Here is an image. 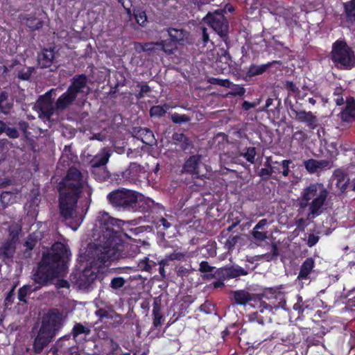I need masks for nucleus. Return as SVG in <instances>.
<instances>
[{"mask_svg":"<svg viewBox=\"0 0 355 355\" xmlns=\"http://www.w3.org/2000/svg\"><path fill=\"white\" fill-rule=\"evenodd\" d=\"M207 82L211 85H219L226 88H230L232 85V82L229 79H220L215 77H209L207 79Z\"/></svg>","mask_w":355,"mask_h":355,"instance_id":"45","label":"nucleus"},{"mask_svg":"<svg viewBox=\"0 0 355 355\" xmlns=\"http://www.w3.org/2000/svg\"><path fill=\"white\" fill-rule=\"evenodd\" d=\"M38 112L41 116L47 120H50L53 115L55 108V104L53 105L51 94L50 92H46L44 95L40 96L37 101Z\"/></svg>","mask_w":355,"mask_h":355,"instance_id":"12","label":"nucleus"},{"mask_svg":"<svg viewBox=\"0 0 355 355\" xmlns=\"http://www.w3.org/2000/svg\"><path fill=\"white\" fill-rule=\"evenodd\" d=\"M276 63H279V62L273 60L259 65L251 64L245 73L244 80L248 81L254 76L263 74Z\"/></svg>","mask_w":355,"mask_h":355,"instance_id":"17","label":"nucleus"},{"mask_svg":"<svg viewBox=\"0 0 355 355\" xmlns=\"http://www.w3.org/2000/svg\"><path fill=\"white\" fill-rule=\"evenodd\" d=\"M87 83L88 78L85 74H78L71 78L67 89L77 97L78 94L84 92V89L88 88Z\"/></svg>","mask_w":355,"mask_h":355,"instance_id":"16","label":"nucleus"},{"mask_svg":"<svg viewBox=\"0 0 355 355\" xmlns=\"http://www.w3.org/2000/svg\"><path fill=\"white\" fill-rule=\"evenodd\" d=\"M123 221L110 216L106 212H99L95 223L96 238L89 244V256L91 264L98 270L108 266L117 259L123 247L121 229Z\"/></svg>","mask_w":355,"mask_h":355,"instance_id":"1","label":"nucleus"},{"mask_svg":"<svg viewBox=\"0 0 355 355\" xmlns=\"http://www.w3.org/2000/svg\"><path fill=\"white\" fill-rule=\"evenodd\" d=\"M173 139L180 144V146L183 150H187L193 147V143L190 138L183 133H174L173 135Z\"/></svg>","mask_w":355,"mask_h":355,"instance_id":"31","label":"nucleus"},{"mask_svg":"<svg viewBox=\"0 0 355 355\" xmlns=\"http://www.w3.org/2000/svg\"><path fill=\"white\" fill-rule=\"evenodd\" d=\"M331 60L341 70H350L355 67V54L345 40H337L332 44Z\"/></svg>","mask_w":355,"mask_h":355,"instance_id":"6","label":"nucleus"},{"mask_svg":"<svg viewBox=\"0 0 355 355\" xmlns=\"http://www.w3.org/2000/svg\"><path fill=\"white\" fill-rule=\"evenodd\" d=\"M281 105L282 101L280 98L277 97L268 98L262 110L266 112L269 116L273 119H279L280 116Z\"/></svg>","mask_w":355,"mask_h":355,"instance_id":"19","label":"nucleus"},{"mask_svg":"<svg viewBox=\"0 0 355 355\" xmlns=\"http://www.w3.org/2000/svg\"><path fill=\"white\" fill-rule=\"evenodd\" d=\"M137 87L140 88V91L137 94H135V97L137 100L143 98L146 94L152 92L150 87L146 83L138 82L137 83Z\"/></svg>","mask_w":355,"mask_h":355,"instance_id":"42","label":"nucleus"},{"mask_svg":"<svg viewBox=\"0 0 355 355\" xmlns=\"http://www.w3.org/2000/svg\"><path fill=\"white\" fill-rule=\"evenodd\" d=\"M292 139L299 144H302L307 139V136L304 131L297 130L293 134Z\"/></svg>","mask_w":355,"mask_h":355,"instance_id":"60","label":"nucleus"},{"mask_svg":"<svg viewBox=\"0 0 355 355\" xmlns=\"http://www.w3.org/2000/svg\"><path fill=\"white\" fill-rule=\"evenodd\" d=\"M230 88L232 91L229 94L232 96H242L245 93V89L240 85H236L232 83Z\"/></svg>","mask_w":355,"mask_h":355,"instance_id":"55","label":"nucleus"},{"mask_svg":"<svg viewBox=\"0 0 355 355\" xmlns=\"http://www.w3.org/2000/svg\"><path fill=\"white\" fill-rule=\"evenodd\" d=\"M157 263L153 261H150L148 257H144L138 263V267L144 271L153 273L155 271Z\"/></svg>","mask_w":355,"mask_h":355,"instance_id":"39","label":"nucleus"},{"mask_svg":"<svg viewBox=\"0 0 355 355\" xmlns=\"http://www.w3.org/2000/svg\"><path fill=\"white\" fill-rule=\"evenodd\" d=\"M248 272L239 266H225L217 269L214 274L205 275L207 279L215 277L223 278V279H230L236 278L240 276H244Z\"/></svg>","mask_w":355,"mask_h":355,"instance_id":"10","label":"nucleus"},{"mask_svg":"<svg viewBox=\"0 0 355 355\" xmlns=\"http://www.w3.org/2000/svg\"><path fill=\"white\" fill-rule=\"evenodd\" d=\"M338 116L343 122L352 123L355 121V98L347 97L345 105L339 113Z\"/></svg>","mask_w":355,"mask_h":355,"instance_id":"14","label":"nucleus"},{"mask_svg":"<svg viewBox=\"0 0 355 355\" xmlns=\"http://www.w3.org/2000/svg\"><path fill=\"white\" fill-rule=\"evenodd\" d=\"M318 160L314 159H309L304 162V166L307 171L311 173H314L318 170Z\"/></svg>","mask_w":355,"mask_h":355,"instance_id":"57","label":"nucleus"},{"mask_svg":"<svg viewBox=\"0 0 355 355\" xmlns=\"http://www.w3.org/2000/svg\"><path fill=\"white\" fill-rule=\"evenodd\" d=\"M9 95L6 92H1L0 93V112L3 114H10L14 106L12 99H8Z\"/></svg>","mask_w":355,"mask_h":355,"instance_id":"26","label":"nucleus"},{"mask_svg":"<svg viewBox=\"0 0 355 355\" xmlns=\"http://www.w3.org/2000/svg\"><path fill=\"white\" fill-rule=\"evenodd\" d=\"M232 57L230 54L225 51L220 58L216 60L217 67H220V71L221 73H223L225 69L229 68L232 64Z\"/></svg>","mask_w":355,"mask_h":355,"instance_id":"33","label":"nucleus"},{"mask_svg":"<svg viewBox=\"0 0 355 355\" xmlns=\"http://www.w3.org/2000/svg\"><path fill=\"white\" fill-rule=\"evenodd\" d=\"M279 256V249L275 243L271 245L270 252L264 254L266 261H269L273 259H276Z\"/></svg>","mask_w":355,"mask_h":355,"instance_id":"56","label":"nucleus"},{"mask_svg":"<svg viewBox=\"0 0 355 355\" xmlns=\"http://www.w3.org/2000/svg\"><path fill=\"white\" fill-rule=\"evenodd\" d=\"M329 196V191L323 183L312 182L301 192L300 206H309L308 218H314L322 213Z\"/></svg>","mask_w":355,"mask_h":355,"instance_id":"5","label":"nucleus"},{"mask_svg":"<svg viewBox=\"0 0 355 355\" xmlns=\"http://www.w3.org/2000/svg\"><path fill=\"white\" fill-rule=\"evenodd\" d=\"M89 332L90 329L89 328L85 327L81 323H76L72 329L71 334L73 338H76L80 334H85L87 335Z\"/></svg>","mask_w":355,"mask_h":355,"instance_id":"43","label":"nucleus"},{"mask_svg":"<svg viewBox=\"0 0 355 355\" xmlns=\"http://www.w3.org/2000/svg\"><path fill=\"white\" fill-rule=\"evenodd\" d=\"M199 310L205 314H211L216 312V306L209 300H206L199 307Z\"/></svg>","mask_w":355,"mask_h":355,"instance_id":"51","label":"nucleus"},{"mask_svg":"<svg viewBox=\"0 0 355 355\" xmlns=\"http://www.w3.org/2000/svg\"><path fill=\"white\" fill-rule=\"evenodd\" d=\"M315 259L312 257L306 258L302 263L297 279L300 281L308 280L315 267Z\"/></svg>","mask_w":355,"mask_h":355,"instance_id":"22","label":"nucleus"},{"mask_svg":"<svg viewBox=\"0 0 355 355\" xmlns=\"http://www.w3.org/2000/svg\"><path fill=\"white\" fill-rule=\"evenodd\" d=\"M17 236H12V239H9L5 241L3 245L0 247V254L5 258H10L13 256L15 252V239Z\"/></svg>","mask_w":355,"mask_h":355,"instance_id":"28","label":"nucleus"},{"mask_svg":"<svg viewBox=\"0 0 355 355\" xmlns=\"http://www.w3.org/2000/svg\"><path fill=\"white\" fill-rule=\"evenodd\" d=\"M200 155H192L185 159L182 168V173L191 175L193 178H200V168L202 164Z\"/></svg>","mask_w":355,"mask_h":355,"instance_id":"13","label":"nucleus"},{"mask_svg":"<svg viewBox=\"0 0 355 355\" xmlns=\"http://www.w3.org/2000/svg\"><path fill=\"white\" fill-rule=\"evenodd\" d=\"M155 225L157 229L162 227L163 230H166L171 227V223L165 218L161 217L155 222Z\"/></svg>","mask_w":355,"mask_h":355,"instance_id":"61","label":"nucleus"},{"mask_svg":"<svg viewBox=\"0 0 355 355\" xmlns=\"http://www.w3.org/2000/svg\"><path fill=\"white\" fill-rule=\"evenodd\" d=\"M96 316H97L99 318V320L102 321L104 318H108V319H116L119 318V320L116 321V326L120 325L123 322V320L122 318V316L117 313H113L112 315H110L105 309L100 308L95 312Z\"/></svg>","mask_w":355,"mask_h":355,"instance_id":"30","label":"nucleus"},{"mask_svg":"<svg viewBox=\"0 0 355 355\" xmlns=\"http://www.w3.org/2000/svg\"><path fill=\"white\" fill-rule=\"evenodd\" d=\"M155 207V202L147 197H144L141 193L137 191L135 206L132 212L150 213L153 212Z\"/></svg>","mask_w":355,"mask_h":355,"instance_id":"15","label":"nucleus"},{"mask_svg":"<svg viewBox=\"0 0 355 355\" xmlns=\"http://www.w3.org/2000/svg\"><path fill=\"white\" fill-rule=\"evenodd\" d=\"M168 35L170 39L178 43L184 40L185 31L182 29H177L173 28H169L168 29Z\"/></svg>","mask_w":355,"mask_h":355,"instance_id":"40","label":"nucleus"},{"mask_svg":"<svg viewBox=\"0 0 355 355\" xmlns=\"http://www.w3.org/2000/svg\"><path fill=\"white\" fill-rule=\"evenodd\" d=\"M333 178L336 181V187L342 193H345L349 185V178L347 173L343 168H337L333 173Z\"/></svg>","mask_w":355,"mask_h":355,"instance_id":"20","label":"nucleus"},{"mask_svg":"<svg viewBox=\"0 0 355 355\" xmlns=\"http://www.w3.org/2000/svg\"><path fill=\"white\" fill-rule=\"evenodd\" d=\"M284 88L288 90L289 94L300 93L299 88L292 81L286 80L284 83Z\"/></svg>","mask_w":355,"mask_h":355,"instance_id":"64","label":"nucleus"},{"mask_svg":"<svg viewBox=\"0 0 355 355\" xmlns=\"http://www.w3.org/2000/svg\"><path fill=\"white\" fill-rule=\"evenodd\" d=\"M345 89L341 87H336L333 92L334 101L336 105L340 106L345 102L343 98Z\"/></svg>","mask_w":355,"mask_h":355,"instance_id":"41","label":"nucleus"},{"mask_svg":"<svg viewBox=\"0 0 355 355\" xmlns=\"http://www.w3.org/2000/svg\"><path fill=\"white\" fill-rule=\"evenodd\" d=\"M55 58V52L53 49H44L38 53L37 62L41 68L50 67Z\"/></svg>","mask_w":355,"mask_h":355,"instance_id":"21","label":"nucleus"},{"mask_svg":"<svg viewBox=\"0 0 355 355\" xmlns=\"http://www.w3.org/2000/svg\"><path fill=\"white\" fill-rule=\"evenodd\" d=\"M137 191L127 189H119L108 193L107 199L119 210L133 211L135 206Z\"/></svg>","mask_w":355,"mask_h":355,"instance_id":"8","label":"nucleus"},{"mask_svg":"<svg viewBox=\"0 0 355 355\" xmlns=\"http://www.w3.org/2000/svg\"><path fill=\"white\" fill-rule=\"evenodd\" d=\"M346 297H349L346 302V306L355 311V287L346 292Z\"/></svg>","mask_w":355,"mask_h":355,"instance_id":"54","label":"nucleus"},{"mask_svg":"<svg viewBox=\"0 0 355 355\" xmlns=\"http://www.w3.org/2000/svg\"><path fill=\"white\" fill-rule=\"evenodd\" d=\"M187 257L188 255L187 252H180L175 250L173 252L166 254L165 259H167L168 261L174 260L184 261L185 258Z\"/></svg>","mask_w":355,"mask_h":355,"instance_id":"47","label":"nucleus"},{"mask_svg":"<svg viewBox=\"0 0 355 355\" xmlns=\"http://www.w3.org/2000/svg\"><path fill=\"white\" fill-rule=\"evenodd\" d=\"M126 283V280L122 277H113L110 283V287L112 290H119L122 288Z\"/></svg>","mask_w":355,"mask_h":355,"instance_id":"49","label":"nucleus"},{"mask_svg":"<svg viewBox=\"0 0 355 355\" xmlns=\"http://www.w3.org/2000/svg\"><path fill=\"white\" fill-rule=\"evenodd\" d=\"M34 71V68L28 67L26 70L23 69L19 71L18 78L21 80H28Z\"/></svg>","mask_w":355,"mask_h":355,"instance_id":"59","label":"nucleus"},{"mask_svg":"<svg viewBox=\"0 0 355 355\" xmlns=\"http://www.w3.org/2000/svg\"><path fill=\"white\" fill-rule=\"evenodd\" d=\"M134 15L137 24L142 26L145 25V23L147 21V16L145 11L135 10Z\"/></svg>","mask_w":355,"mask_h":355,"instance_id":"53","label":"nucleus"},{"mask_svg":"<svg viewBox=\"0 0 355 355\" xmlns=\"http://www.w3.org/2000/svg\"><path fill=\"white\" fill-rule=\"evenodd\" d=\"M76 98L74 94L67 89L55 101V108L57 110H64L73 104Z\"/></svg>","mask_w":355,"mask_h":355,"instance_id":"23","label":"nucleus"},{"mask_svg":"<svg viewBox=\"0 0 355 355\" xmlns=\"http://www.w3.org/2000/svg\"><path fill=\"white\" fill-rule=\"evenodd\" d=\"M97 277V272L86 268L80 275L78 283L82 288H89Z\"/></svg>","mask_w":355,"mask_h":355,"instance_id":"24","label":"nucleus"},{"mask_svg":"<svg viewBox=\"0 0 355 355\" xmlns=\"http://www.w3.org/2000/svg\"><path fill=\"white\" fill-rule=\"evenodd\" d=\"M139 171L140 165L135 162H132L128 168L121 172V178H120V180L123 182L134 181L137 178Z\"/></svg>","mask_w":355,"mask_h":355,"instance_id":"25","label":"nucleus"},{"mask_svg":"<svg viewBox=\"0 0 355 355\" xmlns=\"http://www.w3.org/2000/svg\"><path fill=\"white\" fill-rule=\"evenodd\" d=\"M203 20L213 28L223 40L225 41L228 38L229 22L223 15L217 12H208Z\"/></svg>","mask_w":355,"mask_h":355,"instance_id":"9","label":"nucleus"},{"mask_svg":"<svg viewBox=\"0 0 355 355\" xmlns=\"http://www.w3.org/2000/svg\"><path fill=\"white\" fill-rule=\"evenodd\" d=\"M137 135L146 145L152 146L156 141L153 131L147 128H139L137 131Z\"/></svg>","mask_w":355,"mask_h":355,"instance_id":"27","label":"nucleus"},{"mask_svg":"<svg viewBox=\"0 0 355 355\" xmlns=\"http://www.w3.org/2000/svg\"><path fill=\"white\" fill-rule=\"evenodd\" d=\"M135 46L136 51L138 52L152 51L155 49V46H157V42H136Z\"/></svg>","mask_w":355,"mask_h":355,"instance_id":"44","label":"nucleus"},{"mask_svg":"<svg viewBox=\"0 0 355 355\" xmlns=\"http://www.w3.org/2000/svg\"><path fill=\"white\" fill-rule=\"evenodd\" d=\"M37 288V286L33 287L32 285L26 284L21 287L17 293V297L20 302L26 303V297L31 294L33 292L35 291Z\"/></svg>","mask_w":355,"mask_h":355,"instance_id":"35","label":"nucleus"},{"mask_svg":"<svg viewBox=\"0 0 355 355\" xmlns=\"http://www.w3.org/2000/svg\"><path fill=\"white\" fill-rule=\"evenodd\" d=\"M282 288V286L280 285L278 287H269V288H265L260 295V297L262 299V297H264L266 299L270 300V299H277L279 295H282L281 292L279 291Z\"/></svg>","mask_w":355,"mask_h":355,"instance_id":"37","label":"nucleus"},{"mask_svg":"<svg viewBox=\"0 0 355 355\" xmlns=\"http://www.w3.org/2000/svg\"><path fill=\"white\" fill-rule=\"evenodd\" d=\"M293 310L297 311L298 318L304 316L306 311L312 310V307L308 304V302L303 301L302 297L297 296V302L293 305Z\"/></svg>","mask_w":355,"mask_h":355,"instance_id":"32","label":"nucleus"},{"mask_svg":"<svg viewBox=\"0 0 355 355\" xmlns=\"http://www.w3.org/2000/svg\"><path fill=\"white\" fill-rule=\"evenodd\" d=\"M110 155L105 153L101 156H96L92 160L93 167H101L105 166L109 160Z\"/></svg>","mask_w":355,"mask_h":355,"instance_id":"50","label":"nucleus"},{"mask_svg":"<svg viewBox=\"0 0 355 355\" xmlns=\"http://www.w3.org/2000/svg\"><path fill=\"white\" fill-rule=\"evenodd\" d=\"M171 119L174 123L182 124L189 122L191 120V118L187 114H180L175 112L171 114Z\"/></svg>","mask_w":355,"mask_h":355,"instance_id":"52","label":"nucleus"},{"mask_svg":"<svg viewBox=\"0 0 355 355\" xmlns=\"http://www.w3.org/2000/svg\"><path fill=\"white\" fill-rule=\"evenodd\" d=\"M253 239L257 241H264L268 238L267 232H260L259 230H254L253 228L251 233Z\"/></svg>","mask_w":355,"mask_h":355,"instance_id":"58","label":"nucleus"},{"mask_svg":"<svg viewBox=\"0 0 355 355\" xmlns=\"http://www.w3.org/2000/svg\"><path fill=\"white\" fill-rule=\"evenodd\" d=\"M64 316L57 309H51L43 317L41 327L33 343V349L37 354L51 343L64 326Z\"/></svg>","mask_w":355,"mask_h":355,"instance_id":"4","label":"nucleus"},{"mask_svg":"<svg viewBox=\"0 0 355 355\" xmlns=\"http://www.w3.org/2000/svg\"><path fill=\"white\" fill-rule=\"evenodd\" d=\"M84 187L82 173L75 167L68 169L64 178L58 183V208L60 216L64 220L73 219L77 225L83 222L84 216L76 211L78 201Z\"/></svg>","mask_w":355,"mask_h":355,"instance_id":"2","label":"nucleus"},{"mask_svg":"<svg viewBox=\"0 0 355 355\" xmlns=\"http://www.w3.org/2000/svg\"><path fill=\"white\" fill-rule=\"evenodd\" d=\"M279 173L280 171L278 168H261L258 172V175L263 180H268L272 173Z\"/></svg>","mask_w":355,"mask_h":355,"instance_id":"46","label":"nucleus"},{"mask_svg":"<svg viewBox=\"0 0 355 355\" xmlns=\"http://www.w3.org/2000/svg\"><path fill=\"white\" fill-rule=\"evenodd\" d=\"M3 133H6L10 139H17L19 137V132L16 128L8 127L6 122L0 120V135Z\"/></svg>","mask_w":355,"mask_h":355,"instance_id":"36","label":"nucleus"},{"mask_svg":"<svg viewBox=\"0 0 355 355\" xmlns=\"http://www.w3.org/2000/svg\"><path fill=\"white\" fill-rule=\"evenodd\" d=\"M12 194L9 191H3L0 194V201L4 207L8 206L10 203Z\"/></svg>","mask_w":355,"mask_h":355,"instance_id":"63","label":"nucleus"},{"mask_svg":"<svg viewBox=\"0 0 355 355\" xmlns=\"http://www.w3.org/2000/svg\"><path fill=\"white\" fill-rule=\"evenodd\" d=\"M166 105L164 106L162 105H153L150 109V116H157L161 117L163 116L166 112Z\"/></svg>","mask_w":355,"mask_h":355,"instance_id":"48","label":"nucleus"},{"mask_svg":"<svg viewBox=\"0 0 355 355\" xmlns=\"http://www.w3.org/2000/svg\"><path fill=\"white\" fill-rule=\"evenodd\" d=\"M291 112L292 113L291 117L293 119L300 123H305L309 129L315 130L318 128V118L311 111L306 112L305 110H297L291 106Z\"/></svg>","mask_w":355,"mask_h":355,"instance_id":"11","label":"nucleus"},{"mask_svg":"<svg viewBox=\"0 0 355 355\" xmlns=\"http://www.w3.org/2000/svg\"><path fill=\"white\" fill-rule=\"evenodd\" d=\"M157 46H161L163 51L168 54L173 53V51L177 48V43L171 39H167L157 42Z\"/></svg>","mask_w":355,"mask_h":355,"instance_id":"38","label":"nucleus"},{"mask_svg":"<svg viewBox=\"0 0 355 355\" xmlns=\"http://www.w3.org/2000/svg\"><path fill=\"white\" fill-rule=\"evenodd\" d=\"M291 163V159H284L281 163L279 162L278 165L282 166V171H280L279 173H281L284 177H287L290 172L289 166Z\"/></svg>","mask_w":355,"mask_h":355,"instance_id":"62","label":"nucleus"},{"mask_svg":"<svg viewBox=\"0 0 355 355\" xmlns=\"http://www.w3.org/2000/svg\"><path fill=\"white\" fill-rule=\"evenodd\" d=\"M67 247L63 243L57 242L52 245L51 252L42 254L41 261L33 275V279L39 285L38 288L48 286L67 270Z\"/></svg>","mask_w":355,"mask_h":355,"instance_id":"3","label":"nucleus"},{"mask_svg":"<svg viewBox=\"0 0 355 355\" xmlns=\"http://www.w3.org/2000/svg\"><path fill=\"white\" fill-rule=\"evenodd\" d=\"M256 155L257 149L253 146L245 147L239 153V156L243 157L248 162L252 164H255Z\"/></svg>","mask_w":355,"mask_h":355,"instance_id":"34","label":"nucleus"},{"mask_svg":"<svg viewBox=\"0 0 355 355\" xmlns=\"http://www.w3.org/2000/svg\"><path fill=\"white\" fill-rule=\"evenodd\" d=\"M230 294L232 295L231 297L232 304L240 306H245L248 304L254 308L257 306L260 313L272 312L273 308L277 309L279 306L266 303L261 300L259 295L250 293L245 289L232 291Z\"/></svg>","mask_w":355,"mask_h":355,"instance_id":"7","label":"nucleus"},{"mask_svg":"<svg viewBox=\"0 0 355 355\" xmlns=\"http://www.w3.org/2000/svg\"><path fill=\"white\" fill-rule=\"evenodd\" d=\"M346 26L355 31V0H349L343 3Z\"/></svg>","mask_w":355,"mask_h":355,"instance_id":"18","label":"nucleus"},{"mask_svg":"<svg viewBox=\"0 0 355 355\" xmlns=\"http://www.w3.org/2000/svg\"><path fill=\"white\" fill-rule=\"evenodd\" d=\"M20 19L25 21L27 27L31 31L39 30L43 26V21L37 18L34 15H24L20 17Z\"/></svg>","mask_w":355,"mask_h":355,"instance_id":"29","label":"nucleus"}]
</instances>
